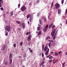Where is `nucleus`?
Segmentation results:
<instances>
[{
    "mask_svg": "<svg viewBox=\"0 0 67 67\" xmlns=\"http://www.w3.org/2000/svg\"><path fill=\"white\" fill-rule=\"evenodd\" d=\"M54 27H55V25L53 26L52 29V31L51 34V35H52V36L53 37L52 38L53 39L56 38V33H55V32H56V30L55 29H54L53 30V28H54Z\"/></svg>",
    "mask_w": 67,
    "mask_h": 67,
    "instance_id": "obj_1",
    "label": "nucleus"
},
{
    "mask_svg": "<svg viewBox=\"0 0 67 67\" xmlns=\"http://www.w3.org/2000/svg\"><path fill=\"white\" fill-rule=\"evenodd\" d=\"M44 52H46V51L47 50V51L46 52V53H45V55L47 56V55L48 54V52H49V48L48 49V47H47V46H46L44 48Z\"/></svg>",
    "mask_w": 67,
    "mask_h": 67,
    "instance_id": "obj_2",
    "label": "nucleus"
},
{
    "mask_svg": "<svg viewBox=\"0 0 67 67\" xmlns=\"http://www.w3.org/2000/svg\"><path fill=\"white\" fill-rule=\"evenodd\" d=\"M5 30L9 32L11 30V27L10 25H7L5 27Z\"/></svg>",
    "mask_w": 67,
    "mask_h": 67,
    "instance_id": "obj_3",
    "label": "nucleus"
},
{
    "mask_svg": "<svg viewBox=\"0 0 67 67\" xmlns=\"http://www.w3.org/2000/svg\"><path fill=\"white\" fill-rule=\"evenodd\" d=\"M10 59H9V64L10 65H11V64H12V58H11L12 57V54H9V56Z\"/></svg>",
    "mask_w": 67,
    "mask_h": 67,
    "instance_id": "obj_4",
    "label": "nucleus"
},
{
    "mask_svg": "<svg viewBox=\"0 0 67 67\" xmlns=\"http://www.w3.org/2000/svg\"><path fill=\"white\" fill-rule=\"evenodd\" d=\"M26 10V8L24 6H22L20 8V10L22 11V12H24Z\"/></svg>",
    "mask_w": 67,
    "mask_h": 67,
    "instance_id": "obj_5",
    "label": "nucleus"
},
{
    "mask_svg": "<svg viewBox=\"0 0 67 67\" xmlns=\"http://www.w3.org/2000/svg\"><path fill=\"white\" fill-rule=\"evenodd\" d=\"M29 36L27 37V40L28 41H31V35H28Z\"/></svg>",
    "mask_w": 67,
    "mask_h": 67,
    "instance_id": "obj_6",
    "label": "nucleus"
},
{
    "mask_svg": "<svg viewBox=\"0 0 67 67\" xmlns=\"http://www.w3.org/2000/svg\"><path fill=\"white\" fill-rule=\"evenodd\" d=\"M55 7H56V9H58V8H59V7H60V5H59V4H57L55 5Z\"/></svg>",
    "mask_w": 67,
    "mask_h": 67,
    "instance_id": "obj_7",
    "label": "nucleus"
},
{
    "mask_svg": "<svg viewBox=\"0 0 67 67\" xmlns=\"http://www.w3.org/2000/svg\"><path fill=\"white\" fill-rule=\"evenodd\" d=\"M58 13L59 14H60L61 13V12H62V10L60 9H58Z\"/></svg>",
    "mask_w": 67,
    "mask_h": 67,
    "instance_id": "obj_8",
    "label": "nucleus"
},
{
    "mask_svg": "<svg viewBox=\"0 0 67 67\" xmlns=\"http://www.w3.org/2000/svg\"><path fill=\"white\" fill-rule=\"evenodd\" d=\"M6 47V46H5V45H4L2 47V50L3 51H4V49H5V48Z\"/></svg>",
    "mask_w": 67,
    "mask_h": 67,
    "instance_id": "obj_9",
    "label": "nucleus"
},
{
    "mask_svg": "<svg viewBox=\"0 0 67 67\" xmlns=\"http://www.w3.org/2000/svg\"><path fill=\"white\" fill-rule=\"evenodd\" d=\"M2 3H3V1H2V0H0V8L2 7L1 4H2Z\"/></svg>",
    "mask_w": 67,
    "mask_h": 67,
    "instance_id": "obj_10",
    "label": "nucleus"
},
{
    "mask_svg": "<svg viewBox=\"0 0 67 67\" xmlns=\"http://www.w3.org/2000/svg\"><path fill=\"white\" fill-rule=\"evenodd\" d=\"M16 23L18 24H21V21L17 20L16 21Z\"/></svg>",
    "mask_w": 67,
    "mask_h": 67,
    "instance_id": "obj_11",
    "label": "nucleus"
},
{
    "mask_svg": "<svg viewBox=\"0 0 67 67\" xmlns=\"http://www.w3.org/2000/svg\"><path fill=\"white\" fill-rule=\"evenodd\" d=\"M5 32V36H8V32L6 31H4Z\"/></svg>",
    "mask_w": 67,
    "mask_h": 67,
    "instance_id": "obj_12",
    "label": "nucleus"
},
{
    "mask_svg": "<svg viewBox=\"0 0 67 67\" xmlns=\"http://www.w3.org/2000/svg\"><path fill=\"white\" fill-rule=\"evenodd\" d=\"M22 27L23 29H24L25 27V23H23L22 24Z\"/></svg>",
    "mask_w": 67,
    "mask_h": 67,
    "instance_id": "obj_13",
    "label": "nucleus"
},
{
    "mask_svg": "<svg viewBox=\"0 0 67 67\" xmlns=\"http://www.w3.org/2000/svg\"><path fill=\"white\" fill-rule=\"evenodd\" d=\"M48 29H46V28H43V31L44 32H46L47 30Z\"/></svg>",
    "mask_w": 67,
    "mask_h": 67,
    "instance_id": "obj_14",
    "label": "nucleus"
},
{
    "mask_svg": "<svg viewBox=\"0 0 67 67\" xmlns=\"http://www.w3.org/2000/svg\"><path fill=\"white\" fill-rule=\"evenodd\" d=\"M44 64V61H43L40 64V65H41V66H42V65H43Z\"/></svg>",
    "mask_w": 67,
    "mask_h": 67,
    "instance_id": "obj_15",
    "label": "nucleus"
},
{
    "mask_svg": "<svg viewBox=\"0 0 67 67\" xmlns=\"http://www.w3.org/2000/svg\"><path fill=\"white\" fill-rule=\"evenodd\" d=\"M39 21L40 24L42 25V21H41V19H40L39 20Z\"/></svg>",
    "mask_w": 67,
    "mask_h": 67,
    "instance_id": "obj_16",
    "label": "nucleus"
},
{
    "mask_svg": "<svg viewBox=\"0 0 67 67\" xmlns=\"http://www.w3.org/2000/svg\"><path fill=\"white\" fill-rule=\"evenodd\" d=\"M48 45L49 47H51V42H50L48 43Z\"/></svg>",
    "mask_w": 67,
    "mask_h": 67,
    "instance_id": "obj_17",
    "label": "nucleus"
},
{
    "mask_svg": "<svg viewBox=\"0 0 67 67\" xmlns=\"http://www.w3.org/2000/svg\"><path fill=\"white\" fill-rule=\"evenodd\" d=\"M38 35H40L41 34V31H39L38 32Z\"/></svg>",
    "mask_w": 67,
    "mask_h": 67,
    "instance_id": "obj_18",
    "label": "nucleus"
},
{
    "mask_svg": "<svg viewBox=\"0 0 67 67\" xmlns=\"http://www.w3.org/2000/svg\"><path fill=\"white\" fill-rule=\"evenodd\" d=\"M20 46H22V45H23V42H21L20 43Z\"/></svg>",
    "mask_w": 67,
    "mask_h": 67,
    "instance_id": "obj_19",
    "label": "nucleus"
},
{
    "mask_svg": "<svg viewBox=\"0 0 67 67\" xmlns=\"http://www.w3.org/2000/svg\"><path fill=\"white\" fill-rule=\"evenodd\" d=\"M53 26V24H51L49 26V28H51Z\"/></svg>",
    "mask_w": 67,
    "mask_h": 67,
    "instance_id": "obj_20",
    "label": "nucleus"
},
{
    "mask_svg": "<svg viewBox=\"0 0 67 67\" xmlns=\"http://www.w3.org/2000/svg\"><path fill=\"white\" fill-rule=\"evenodd\" d=\"M8 64V62H6L4 63V65H7Z\"/></svg>",
    "mask_w": 67,
    "mask_h": 67,
    "instance_id": "obj_21",
    "label": "nucleus"
},
{
    "mask_svg": "<svg viewBox=\"0 0 67 67\" xmlns=\"http://www.w3.org/2000/svg\"><path fill=\"white\" fill-rule=\"evenodd\" d=\"M30 15L29 14L28 15H27V19H29V18H30Z\"/></svg>",
    "mask_w": 67,
    "mask_h": 67,
    "instance_id": "obj_22",
    "label": "nucleus"
},
{
    "mask_svg": "<svg viewBox=\"0 0 67 67\" xmlns=\"http://www.w3.org/2000/svg\"><path fill=\"white\" fill-rule=\"evenodd\" d=\"M53 4H54V2H52V3L51 5V8H52V7H53Z\"/></svg>",
    "mask_w": 67,
    "mask_h": 67,
    "instance_id": "obj_23",
    "label": "nucleus"
},
{
    "mask_svg": "<svg viewBox=\"0 0 67 67\" xmlns=\"http://www.w3.org/2000/svg\"><path fill=\"white\" fill-rule=\"evenodd\" d=\"M48 25H47L46 26L45 28L47 29H48Z\"/></svg>",
    "mask_w": 67,
    "mask_h": 67,
    "instance_id": "obj_24",
    "label": "nucleus"
},
{
    "mask_svg": "<svg viewBox=\"0 0 67 67\" xmlns=\"http://www.w3.org/2000/svg\"><path fill=\"white\" fill-rule=\"evenodd\" d=\"M42 50L43 51H44V45H43L42 46Z\"/></svg>",
    "mask_w": 67,
    "mask_h": 67,
    "instance_id": "obj_25",
    "label": "nucleus"
},
{
    "mask_svg": "<svg viewBox=\"0 0 67 67\" xmlns=\"http://www.w3.org/2000/svg\"><path fill=\"white\" fill-rule=\"evenodd\" d=\"M32 19L31 18H30L29 19V21L31 22H32Z\"/></svg>",
    "mask_w": 67,
    "mask_h": 67,
    "instance_id": "obj_26",
    "label": "nucleus"
},
{
    "mask_svg": "<svg viewBox=\"0 0 67 67\" xmlns=\"http://www.w3.org/2000/svg\"><path fill=\"white\" fill-rule=\"evenodd\" d=\"M40 29H41V28H40V27H37V30L38 31H40Z\"/></svg>",
    "mask_w": 67,
    "mask_h": 67,
    "instance_id": "obj_27",
    "label": "nucleus"
},
{
    "mask_svg": "<svg viewBox=\"0 0 67 67\" xmlns=\"http://www.w3.org/2000/svg\"><path fill=\"white\" fill-rule=\"evenodd\" d=\"M61 2H62V4H63L64 3V0H62Z\"/></svg>",
    "mask_w": 67,
    "mask_h": 67,
    "instance_id": "obj_28",
    "label": "nucleus"
},
{
    "mask_svg": "<svg viewBox=\"0 0 67 67\" xmlns=\"http://www.w3.org/2000/svg\"><path fill=\"white\" fill-rule=\"evenodd\" d=\"M10 13L11 15H13V12H11Z\"/></svg>",
    "mask_w": 67,
    "mask_h": 67,
    "instance_id": "obj_29",
    "label": "nucleus"
},
{
    "mask_svg": "<svg viewBox=\"0 0 67 67\" xmlns=\"http://www.w3.org/2000/svg\"><path fill=\"white\" fill-rule=\"evenodd\" d=\"M26 57V54H24V55H23V57L24 58H25V57Z\"/></svg>",
    "mask_w": 67,
    "mask_h": 67,
    "instance_id": "obj_30",
    "label": "nucleus"
},
{
    "mask_svg": "<svg viewBox=\"0 0 67 67\" xmlns=\"http://www.w3.org/2000/svg\"><path fill=\"white\" fill-rule=\"evenodd\" d=\"M40 15V13H39L37 14V16H39V15Z\"/></svg>",
    "mask_w": 67,
    "mask_h": 67,
    "instance_id": "obj_31",
    "label": "nucleus"
},
{
    "mask_svg": "<svg viewBox=\"0 0 67 67\" xmlns=\"http://www.w3.org/2000/svg\"><path fill=\"white\" fill-rule=\"evenodd\" d=\"M54 54H55V55H57L58 54V53H56V52H54Z\"/></svg>",
    "mask_w": 67,
    "mask_h": 67,
    "instance_id": "obj_32",
    "label": "nucleus"
},
{
    "mask_svg": "<svg viewBox=\"0 0 67 67\" xmlns=\"http://www.w3.org/2000/svg\"><path fill=\"white\" fill-rule=\"evenodd\" d=\"M13 46L14 47H16V44L15 43L13 45Z\"/></svg>",
    "mask_w": 67,
    "mask_h": 67,
    "instance_id": "obj_33",
    "label": "nucleus"
},
{
    "mask_svg": "<svg viewBox=\"0 0 67 67\" xmlns=\"http://www.w3.org/2000/svg\"><path fill=\"white\" fill-rule=\"evenodd\" d=\"M52 58V56H51L49 58V59H51Z\"/></svg>",
    "mask_w": 67,
    "mask_h": 67,
    "instance_id": "obj_34",
    "label": "nucleus"
},
{
    "mask_svg": "<svg viewBox=\"0 0 67 67\" xmlns=\"http://www.w3.org/2000/svg\"><path fill=\"white\" fill-rule=\"evenodd\" d=\"M29 5H30V6L32 5V3L30 2V3H29Z\"/></svg>",
    "mask_w": 67,
    "mask_h": 67,
    "instance_id": "obj_35",
    "label": "nucleus"
},
{
    "mask_svg": "<svg viewBox=\"0 0 67 67\" xmlns=\"http://www.w3.org/2000/svg\"><path fill=\"white\" fill-rule=\"evenodd\" d=\"M1 10H2V11H3L4 9L3 8V7H2L1 8Z\"/></svg>",
    "mask_w": 67,
    "mask_h": 67,
    "instance_id": "obj_36",
    "label": "nucleus"
},
{
    "mask_svg": "<svg viewBox=\"0 0 67 67\" xmlns=\"http://www.w3.org/2000/svg\"><path fill=\"white\" fill-rule=\"evenodd\" d=\"M20 4H18V8H20Z\"/></svg>",
    "mask_w": 67,
    "mask_h": 67,
    "instance_id": "obj_37",
    "label": "nucleus"
},
{
    "mask_svg": "<svg viewBox=\"0 0 67 67\" xmlns=\"http://www.w3.org/2000/svg\"><path fill=\"white\" fill-rule=\"evenodd\" d=\"M65 13L66 14H67V9L66 10Z\"/></svg>",
    "mask_w": 67,
    "mask_h": 67,
    "instance_id": "obj_38",
    "label": "nucleus"
},
{
    "mask_svg": "<svg viewBox=\"0 0 67 67\" xmlns=\"http://www.w3.org/2000/svg\"><path fill=\"white\" fill-rule=\"evenodd\" d=\"M43 20H44V22H46V19L45 18H44Z\"/></svg>",
    "mask_w": 67,
    "mask_h": 67,
    "instance_id": "obj_39",
    "label": "nucleus"
},
{
    "mask_svg": "<svg viewBox=\"0 0 67 67\" xmlns=\"http://www.w3.org/2000/svg\"><path fill=\"white\" fill-rule=\"evenodd\" d=\"M52 61V60H49L48 61V62H49V63H51V62Z\"/></svg>",
    "mask_w": 67,
    "mask_h": 67,
    "instance_id": "obj_40",
    "label": "nucleus"
},
{
    "mask_svg": "<svg viewBox=\"0 0 67 67\" xmlns=\"http://www.w3.org/2000/svg\"><path fill=\"white\" fill-rule=\"evenodd\" d=\"M30 51L31 53H32V52H33V51H32V50H30Z\"/></svg>",
    "mask_w": 67,
    "mask_h": 67,
    "instance_id": "obj_41",
    "label": "nucleus"
},
{
    "mask_svg": "<svg viewBox=\"0 0 67 67\" xmlns=\"http://www.w3.org/2000/svg\"><path fill=\"white\" fill-rule=\"evenodd\" d=\"M39 2L40 1H39V0H38L37 1V3H39Z\"/></svg>",
    "mask_w": 67,
    "mask_h": 67,
    "instance_id": "obj_42",
    "label": "nucleus"
},
{
    "mask_svg": "<svg viewBox=\"0 0 67 67\" xmlns=\"http://www.w3.org/2000/svg\"><path fill=\"white\" fill-rule=\"evenodd\" d=\"M65 63H66V62H65L64 63H63V64H62V65H64L65 64Z\"/></svg>",
    "mask_w": 67,
    "mask_h": 67,
    "instance_id": "obj_43",
    "label": "nucleus"
},
{
    "mask_svg": "<svg viewBox=\"0 0 67 67\" xmlns=\"http://www.w3.org/2000/svg\"><path fill=\"white\" fill-rule=\"evenodd\" d=\"M58 60V59H57V60H55V62H57Z\"/></svg>",
    "mask_w": 67,
    "mask_h": 67,
    "instance_id": "obj_44",
    "label": "nucleus"
},
{
    "mask_svg": "<svg viewBox=\"0 0 67 67\" xmlns=\"http://www.w3.org/2000/svg\"><path fill=\"white\" fill-rule=\"evenodd\" d=\"M61 53H62V51H60V52H58L59 54H60Z\"/></svg>",
    "mask_w": 67,
    "mask_h": 67,
    "instance_id": "obj_45",
    "label": "nucleus"
},
{
    "mask_svg": "<svg viewBox=\"0 0 67 67\" xmlns=\"http://www.w3.org/2000/svg\"><path fill=\"white\" fill-rule=\"evenodd\" d=\"M41 18H42V20L43 19H44V17L43 16H42Z\"/></svg>",
    "mask_w": 67,
    "mask_h": 67,
    "instance_id": "obj_46",
    "label": "nucleus"
},
{
    "mask_svg": "<svg viewBox=\"0 0 67 67\" xmlns=\"http://www.w3.org/2000/svg\"><path fill=\"white\" fill-rule=\"evenodd\" d=\"M54 53V52H51V54H53V53Z\"/></svg>",
    "mask_w": 67,
    "mask_h": 67,
    "instance_id": "obj_47",
    "label": "nucleus"
},
{
    "mask_svg": "<svg viewBox=\"0 0 67 67\" xmlns=\"http://www.w3.org/2000/svg\"><path fill=\"white\" fill-rule=\"evenodd\" d=\"M42 57H44V54H43V53L42 54Z\"/></svg>",
    "mask_w": 67,
    "mask_h": 67,
    "instance_id": "obj_48",
    "label": "nucleus"
},
{
    "mask_svg": "<svg viewBox=\"0 0 67 67\" xmlns=\"http://www.w3.org/2000/svg\"><path fill=\"white\" fill-rule=\"evenodd\" d=\"M51 42H52V43H53V40H51L50 41Z\"/></svg>",
    "mask_w": 67,
    "mask_h": 67,
    "instance_id": "obj_49",
    "label": "nucleus"
},
{
    "mask_svg": "<svg viewBox=\"0 0 67 67\" xmlns=\"http://www.w3.org/2000/svg\"><path fill=\"white\" fill-rule=\"evenodd\" d=\"M49 56H50V55L47 56L46 57H47V58H48V57H49Z\"/></svg>",
    "mask_w": 67,
    "mask_h": 67,
    "instance_id": "obj_50",
    "label": "nucleus"
},
{
    "mask_svg": "<svg viewBox=\"0 0 67 67\" xmlns=\"http://www.w3.org/2000/svg\"><path fill=\"white\" fill-rule=\"evenodd\" d=\"M48 38H49V39H51V37H49L48 36Z\"/></svg>",
    "mask_w": 67,
    "mask_h": 67,
    "instance_id": "obj_51",
    "label": "nucleus"
},
{
    "mask_svg": "<svg viewBox=\"0 0 67 67\" xmlns=\"http://www.w3.org/2000/svg\"><path fill=\"white\" fill-rule=\"evenodd\" d=\"M48 37H46V40H47L48 39Z\"/></svg>",
    "mask_w": 67,
    "mask_h": 67,
    "instance_id": "obj_52",
    "label": "nucleus"
},
{
    "mask_svg": "<svg viewBox=\"0 0 67 67\" xmlns=\"http://www.w3.org/2000/svg\"><path fill=\"white\" fill-rule=\"evenodd\" d=\"M30 32H29L28 34H29V35H31V34H30Z\"/></svg>",
    "mask_w": 67,
    "mask_h": 67,
    "instance_id": "obj_53",
    "label": "nucleus"
},
{
    "mask_svg": "<svg viewBox=\"0 0 67 67\" xmlns=\"http://www.w3.org/2000/svg\"><path fill=\"white\" fill-rule=\"evenodd\" d=\"M29 51H30L31 50V48H29Z\"/></svg>",
    "mask_w": 67,
    "mask_h": 67,
    "instance_id": "obj_54",
    "label": "nucleus"
},
{
    "mask_svg": "<svg viewBox=\"0 0 67 67\" xmlns=\"http://www.w3.org/2000/svg\"><path fill=\"white\" fill-rule=\"evenodd\" d=\"M5 14H4V18L5 17Z\"/></svg>",
    "mask_w": 67,
    "mask_h": 67,
    "instance_id": "obj_55",
    "label": "nucleus"
},
{
    "mask_svg": "<svg viewBox=\"0 0 67 67\" xmlns=\"http://www.w3.org/2000/svg\"><path fill=\"white\" fill-rule=\"evenodd\" d=\"M29 34V33L28 32H27V33H26V35H28Z\"/></svg>",
    "mask_w": 67,
    "mask_h": 67,
    "instance_id": "obj_56",
    "label": "nucleus"
},
{
    "mask_svg": "<svg viewBox=\"0 0 67 67\" xmlns=\"http://www.w3.org/2000/svg\"><path fill=\"white\" fill-rule=\"evenodd\" d=\"M55 63H56V62H55V61L53 63V64H55Z\"/></svg>",
    "mask_w": 67,
    "mask_h": 67,
    "instance_id": "obj_57",
    "label": "nucleus"
},
{
    "mask_svg": "<svg viewBox=\"0 0 67 67\" xmlns=\"http://www.w3.org/2000/svg\"><path fill=\"white\" fill-rule=\"evenodd\" d=\"M65 65H64L62 66V67H65Z\"/></svg>",
    "mask_w": 67,
    "mask_h": 67,
    "instance_id": "obj_58",
    "label": "nucleus"
},
{
    "mask_svg": "<svg viewBox=\"0 0 67 67\" xmlns=\"http://www.w3.org/2000/svg\"><path fill=\"white\" fill-rule=\"evenodd\" d=\"M45 66V65H42V67H44V66Z\"/></svg>",
    "mask_w": 67,
    "mask_h": 67,
    "instance_id": "obj_59",
    "label": "nucleus"
},
{
    "mask_svg": "<svg viewBox=\"0 0 67 67\" xmlns=\"http://www.w3.org/2000/svg\"><path fill=\"white\" fill-rule=\"evenodd\" d=\"M44 60H45V58H43V61H44Z\"/></svg>",
    "mask_w": 67,
    "mask_h": 67,
    "instance_id": "obj_60",
    "label": "nucleus"
},
{
    "mask_svg": "<svg viewBox=\"0 0 67 67\" xmlns=\"http://www.w3.org/2000/svg\"><path fill=\"white\" fill-rule=\"evenodd\" d=\"M6 13H7V14H9V13L8 12H6Z\"/></svg>",
    "mask_w": 67,
    "mask_h": 67,
    "instance_id": "obj_61",
    "label": "nucleus"
},
{
    "mask_svg": "<svg viewBox=\"0 0 67 67\" xmlns=\"http://www.w3.org/2000/svg\"><path fill=\"white\" fill-rule=\"evenodd\" d=\"M19 58H21V57H21V56H19Z\"/></svg>",
    "mask_w": 67,
    "mask_h": 67,
    "instance_id": "obj_62",
    "label": "nucleus"
},
{
    "mask_svg": "<svg viewBox=\"0 0 67 67\" xmlns=\"http://www.w3.org/2000/svg\"><path fill=\"white\" fill-rule=\"evenodd\" d=\"M38 31H36V33H38Z\"/></svg>",
    "mask_w": 67,
    "mask_h": 67,
    "instance_id": "obj_63",
    "label": "nucleus"
},
{
    "mask_svg": "<svg viewBox=\"0 0 67 67\" xmlns=\"http://www.w3.org/2000/svg\"><path fill=\"white\" fill-rule=\"evenodd\" d=\"M23 67H25V66L24 65H23Z\"/></svg>",
    "mask_w": 67,
    "mask_h": 67,
    "instance_id": "obj_64",
    "label": "nucleus"
}]
</instances>
